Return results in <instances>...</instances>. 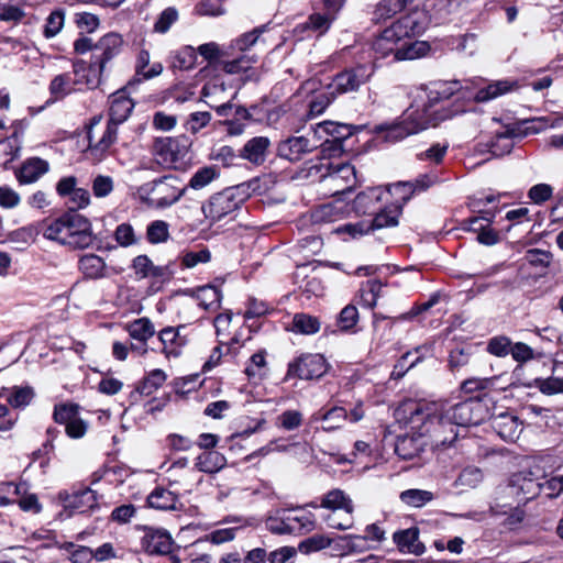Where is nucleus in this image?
I'll use <instances>...</instances> for the list:
<instances>
[{
  "label": "nucleus",
  "mask_w": 563,
  "mask_h": 563,
  "mask_svg": "<svg viewBox=\"0 0 563 563\" xmlns=\"http://www.w3.org/2000/svg\"><path fill=\"white\" fill-rule=\"evenodd\" d=\"M536 387L548 396L563 394V378L554 376L538 378L536 379Z\"/></svg>",
  "instance_id": "nucleus-64"
},
{
  "label": "nucleus",
  "mask_w": 563,
  "mask_h": 563,
  "mask_svg": "<svg viewBox=\"0 0 563 563\" xmlns=\"http://www.w3.org/2000/svg\"><path fill=\"white\" fill-rule=\"evenodd\" d=\"M332 540L324 534H313L305 540H302L298 549L303 554H310L312 552H317L323 549H327L331 545Z\"/></svg>",
  "instance_id": "nucleus-57"
},
{
  "label": "nucleus",
  "mask_w": 563,
  "mask_h": 563,
  "mask_svg": "<svg viewBox=\"0 0 563 563\" xmlns=\"http://www.w3.org/2000/svg\"><path fill=\"white\" fill-rule=\"evenodd\" d=\"M460 89L457 81L446 82L437 90H431L427 98H419L407 109L405 117L411 125H421L417 128V133L435 126L439 122L448 119L451 114L443 113V107L440 101L449 99Z\"/></svg>",
  "instance_id": "nucleus-3"
},
{
  "label": "nucleus",
  "mask_w": 563,
  "mask_h": 563,
  "mask_svg": "<svg viewBox=\"0 0 563 563\" xmlns=\"http://www.w3.org/2000/svg\"><path fill=\"white\" fill-rule=\"evenodd\" d=\"M472 353L470 347H456L450 352L449 365L452 372H457L470 364Z\"/></svg>",
  "instance_id": "nucleus-63"
},
{
  "label": "nucleus",
  "mask_w": 563,
  "mask_h": 563,
  "mask_svg": "<svg viewBox=\"0 0 563 563\" xmlns=\"http://www.w3.org/2000/svg\"><path fill=\"white\" fill-rule=\"evenodd\" d=\"M374 74V69L368 65H357L352 68L338 73L328 86L335 95H342L358 90L366 84Z\"/></svg>",
  "instance_id": "nucleus-9"
},
{
  "label": "nucleus",
  "mask_w": 563,
  "mask_h": 563,
  "mask_svg": "<svg viewBox=\"0 0 563 563\" xmlns=\"http://www.w3.org/2000/svg\"><path fill=\"white\" fill-rule=\"evenodd\" d=\"M196 467L203 473H216L225 465V457L217 451H205L195 463Z\"/></svg>",
  "instance_id": "nucleus-41"
},
{
  "label": "nucleus",
  "mask_w": 563,
  "mask_h": 563,
  "mask_svg": "<svg viewBox=\"0 0 563 563\" xmlns=\"http://www.w3.org/2000/svg\"><path fill=\"white\" fill-rule=\"evenodd\" d=\"M21 133L14 131L9 137L0 141V151L3 152L4 155L9 156L3 162V167L9 168V164L20 156L21 151Z\"/></svg>",
  "instance_id": "nucleus-52"
},
{
  "label": "nucleus",
  "mask_w": 563,
  "mask_h": 563,
  "mask_svg": "<svg viewBox=\"0 0 563 563\" xmlns=\"http://www.w3.org/2000/svg\"><path fill=\"white\" fill-rule=\"evenodd\" d=\"M383 191L379 188H371L360 192L354 201L353 209L358 214H372L379 209Z\"/></svg>",
  "instance_id": "nucleus-30"
},
{
  "label": "nucleus",
  "mask_w": 563,
  "mask_h": 563,
  "mask_svg": "<svg viewBox=\"0 0 563 563\" xmlns=\"http://www.w3.org/2000/svg\"><path fill=\"white\" fill-rule=\"evenodd\" d=\"M146 239L151 244L165 243L169 239V224L163 220H155L146 228Z\"/></svg>",
  "instance_id": "nucleus-55"
},
{
  "label": "nucleus",
  "mask_w": 563,
  "mask_h": 563,
  "mask_svg": "<svg viewBox=\"0 0 563 563\" xmlns=\"http://www.w3.org/2000/svg\"><path fill=\"white\" fill-rule=\"evenodd\" d=\"M327 179L335 188V194H345L357 183L355 167L349 163L331 164V172Z\"/></svg>",
  "instance_id": "nucleus-19"
},
{
  "label": "nucleus",
  "mask_w": 563,
  "mask_h": 563,
  "mask_svg": "<svg viewBox=\"0 0 563 563\" xmlns=\"http://www.w3.org/2000/svg\"><path fill=\"white\" fill-rule=\"evenodd\" d=\"M65 508L84 514L98 507L97 493L90 488L76 490L64 498Z\"/></svg>",
  "instance_id": "nucleus-24"
},
{
  "label": "nucleus",
  "mask_w": 563,
  "mask_h": 563,
  "mask_svg": "<svg viewBox=\"0 0 563 563\" xmlns=\"http://www.w3.org/2000/svg\"><path fill=\"white\" fill-rule=\"evenodd\" d=\"M438 302V296H432L427 302H423L421 305L413 306L409 311L404 312L397 317H387L383 313L375 312L373 314V324L375 328L379 325L380 321H389V325L391 327L397 321H411L416 317H418L420 313L429 310L431 307H433Z\"/></svg>",
  "instance_id": "nucleus-33"
},
{
  "label": "nucleus",
  "mask_w": 563,
  "mask_h": 563,
  "mask_svg": "<svg viewBox=\"0 0 563 563\" xmlns=\"http://www.w3.org/2000/svg\"><path fill=\"white\" fill-rule=\"evenodd\" d=\"M519 88V84L514 79L496 80L479 89L475 95V100L486 102L499 96L511 92Z\"/></svg>",
  "instance_id": "nucleus-28"
},
{
  "label": "nucleus",
  "mask_w": 563,
  "mask_h": 563,
  "mask_svg": "<svg viewBox=\"0 0 563 563\" xmlns=\"http://www.w3.org/2000/svg\"><path fill=\"white\" fill-rule=\"evenodd\" d=\"M244 202L245 195L233 186L212 195L201 210L207 219L217 222L238 211Z\"/></svg>",
  "instance_id": "nucleus-6"
},
{
  "label": "nucleus",
  "mask_w": 563,
  "mask_h": 563,
  "mask_svg": "<svg viewBox=\"0 0 563 563\" xmlns=\"http://www.w3.org/2000/svg\"><path fill=\"white\" fill-rule=\"evenodd\" d=\"M219 176L218 170L213 166H205L199 168L190 178L188 187L199 190L208 186Z\"/></svg>",
  "instance_id": "nucleus-56"
},
{
  "label": "nucleus",
  "mask_w": 563,
  "mask_h": 563,
  "mask_svg": "<svg viewBox=\"0 0 563 563\" xmlns=\"http://www.w3.org/2000/svg\"><path fill=\"white\" fill-rule=\"evenodd\" d=\"M78 180L75 176H66L56 184V191L60 197H69L75 209L86 208L90 203V194L85 188L77 187Z\"/></svg>",
  "instance_id": "nucleus-18"
},
{
  "label": "nucleus",
  "mask_w": 563,
  "mask_h": 563,
  "mask_svg": "<svg viewBox=\"0 0 563 563\" xmlns=\"http://www.w3.org/2000/svg\"><path fill=\"white\" fill-rule=\"evenodd\" d=\"M401 213L400 207L390 206L379 212H375V217L371 224L374 229H383L388 227H396L398 224V218Z\"/></svg>",
  "instance_id": "nucleus-51"
},
{
  "label": "nucleus",
  "mask_w": 563,
  "mask_h": 563,
  "mask_svg": "<svg viewBox=\"0 0 563 563\" xmlns=\"http://www.w3.org/2000/svg\"><path fill=\"white\" fill-rule=\"evenodd\" d=\"M188 330L185 324L177 328L167 327L158 333V339L163 345V352L167 356L178 357L183 349L190 342L189 334H181V331Z\"/></svg>",
  "instance_id": "nucleus-14"
},
{
  "label": "nucleus",
  "mask_w": 563,
  "mask_h": 563,
  "mask_svg": "<svg viewBox=\"0 0 563 563\" xmlns=\"http://www.w3.org/2000/svg\"><path fill=\"white\" fill-rule=\"evenodd\" d=\"M78 269L87 279H102L108 276L106 262L102 257L92 253L80 256Z\"/></svg>",
  "instance_id": "nucleus-26"
},
{
  "label": "nucleus",
  "mask_w": 563,
  "mask_h": 563,
  "mask_svg": "<svg viewBox=\"0 0 563 563\" xmlns=\"http://www.w3.org/2000/svg\"><path fill=\"white\" fill-rule=\"evenodd\" d=\"M384 286L385 285L379 279L363 282L358 289V303L364 308L373 309L380 297Z\"/></svg>",
  "instance_id": "nucleus-37"
},
{
  "label": "nucleus",
  "mask_w": 563,
  "mask_h": 563,
  "mask_svg": "<svg viewBox=\"0 0 563 563\" xmlns=\"http://www.w3.org/2000/svg\"><path fill=\"white\" fill-rule=\"evenodd\" d=\"M176 181L174 176H163L142 185L139 192L151 206L164 209L177 202L186 192L187 187L178 188Z\"/></svg>",
  "instance_id": "nucleus-4"
},
{
  "label": "nucleus",
  "mask_w": 563,
  "mask_h": 563,
  "mask_svg": "<svg viewBox=\"0 0 563 563\" xmlns=\"http://www.w3.org/2000/svg\"><path fill=\"white\" fill-rule=\"evenodd\" d=\"M404 411L409 415L411 423L422 422L421 429L432 449L449 446L459 435L455 423L435 404L409 401L404 405Z\"/></svg>",
  "instance_id": "nucleus-1"
},
{
  "label": "nucleus",
  "mask_w": 563,
  "mask_h": 563,
  "mask_svg": "<svg viewBox=\"0 0 563 563\" xmlns=\"http://www.w3.org/2000/svg\"><path fill=\"white\" fill-rule=\"evenodd\" d=\"M438 181V176L433 173L423 174L417 177L413 181L400 183L395 186V189H404L405 192L412 194L415 191H423Z\"/></svg>",
  "instance_id": "nucleus-54"
},
{
  "label": "nucleus",
  "mask_w": 563,
  "mask_h": 563,
  "mask_svg": "<svg viewBox=\"0 0 563 563\" xmlns=\"http://www.w3.org/2000/svg\"><path fill=\"white\" fill-rule=\"evenodd\" d=\"M109 121L119 125L128 120L134 109L133 100L128 96L125 89H119L109 98Z\"/></svg>",
  "instance_id": "nucleus-20"
},
{
  "label": "nucleus",
  "mask_w": 563,
  "mask_h": 563,
  "mask_svg": "<svg viewBox=\"0 0 563 563\" xmlns=\"http://www.w3.org/2000/svg\"><path fill=\"white\" fill-rule=\"evenodd\" d=\"M421 125H411L407 117L401 122L393 123L390 125L377 126L378 132H383L385 141L395 143L402 139L417 133V128Z\"/></svg>",
  "instance_id": "nucleus-35"
},
{
  "label": "nucleus",
  "mask_w": 563,
  "mask_h": 563,
  "mask_svg": "<svg viewBox=\"0 0 563 563\" xmlns=\"http://www.w3.org/2000/svg\"><path fill=\"white\" fill-rule=\"evenodd\" d=\"M238 344V341H233L231 344L219 345L213 349L209 360L205 363V369H211L219 365L222 356H231V358H235L238 354V347L234 345Z\"/></svg>",
  "instance_id": "nucleus-58"
},
{
  "label": "nucleus",
  "mask_w": 563,
  "mask_h": 563,
  "mask_svg": "<svg viewBox=\"0 0 563 563\" xmlns=\"http://www.w3.org/2000/svg\"><path fill=\"white\" fill-rule=\"evenodd\" d=\"M76 86L69 74L55 76L49 84V92L56 100H60L71 93Z\"/></svg>",
  "instance_id": "nucleus-50"
},
{
  "label": "nucleus",
  "mask_w": 563,
  "mask_h": 563,
  "mask_svg": "<svg viewBox=\"0 0 563 563\" xmlns=\"http://www.w3.org/2000/svg\"><path fill=\"white\" fill-rule=\"evenodd\" d=\"M418 538L419 532L416 528L396 531L393 536L400 551L420 555L424 552V545L418 541Z\"/></svg>",
  "instance_id": "nucleus-29"
},
{
  "label": "nucleus",
  "mask_w": 563,
  "mask_h": 563,
  "mask_svg": "<svg viewBox=\"0 0 563 563\" xmlns=\"http://www.w3.org/2000/svg\"><path fill=\"white\" fill-rule=\"evenodd\" d=\"M400 500L411 507L420 508L434 499V494L424 489H407L400 493Z\"/></svg>",
  "instance_id": "nucleus-49"
},
{
  "label": "nucleus",
  "mask_w": 563,
  "mask_h": 563,
  "mask_svg": "<svg viewBox=\"0 0 563 563\" xmlns=\"http://www.w3.org/2000/svg\"><path fill=\"white\" fill-rule=\"evenodd\" d=\"M319 145L306 136H290L277 146V155L289 162H299L306 154L314 151Z\"/></svg>",
  "instance_id": "nucleus-12"
},
{
  "label": "nucleus",
  "mask_w": 563,
  "mask_h": 563,
  "mask_svg": "<svg viewBox=\"0 0 563 563\" xmlns=\"http://www.w3.org/2000/svg\"><path fill=\"white\" fill-rule=\"evenodd\" d=\"M427 445H429V442L421 429L418 434L398 437L395 444V452L404 460H411L418 456Z\"/></svg>",
  "instance_id": "nucleus-22"
},
{
  "label": "nucleus",
  "mask_w": 563,
  "mask_h": 563,
  "mask_svg": "<svg viewBox=\"0 0 563 563\" xmlns=\"http://www.w3.org/2000/svg\"><path fill=\"white\" fill-rule=\"evenodd\" d=\"M79 407L76 404H59L54 407L53 419L56 423H69L76 416L79 415Z\"/></svg>",
  "instance_id": "nucleus-61"
},
{
  "label": "nucleus",
  "mask_w": 563,
  "mask_h": 563,
  "mask_svg": "<svg viewBox=\"0 0 563 563\" xmlns=\"http://www.w3.org/2000/svg\"><path fill=\"white\" fill-rule=\"evenodd\" d=\"M146 551L152 554H168L173 549V539L165 530H153L145 534Z\"/></svg>",
  "instance_id": "nucleus-31"
},
{
  "label": "nucleus",
  "mask_w": 563,
  "mask_h": 563,
  "mask_svg": "<svg viewBox=\"0 0 563 563\" xmlns=\"http://www.w3.org/2000/svg\"><path fill=\"white\" fill-rule=\"evenodd\" d=\"M303 421L302 413L298 410H285L276 419V426L286 431L298 429Z\"/></svg>",
  "instance_id": "nucleus-59"
},
{
  "label": "nucleus",
  "mask_w": 563,
  "mask_h": 563,
  "mask_svg": "<svg viewBox=\"0 0 563 563\" xmlns=\"http://www.w3.org/2000/svg\"><path fill=\"white\" fill-rule=\"evenodd\" d=\"M328 371L325 358L321 354H302L288 365V376L300 379H318Z\"/></svg>",
  "instance_id": "nucleus-10"
},
{
  "label": "nucleus",
  "mask_w": 563,
  "mask_h": 563,
  "mask_svg": "<svg viewBox=\"0 0 563 563\" xmlns=\"http://www.w3.org/2000/svg\"><path fill=\"white\" fill-rule=\"evenodd\" d=\"M444 410L457 427L478 426L489 417L487 405L478 398H470Z\"/></svg>",
  "instance_id": "nucleus-8"
},
{
  "label": "nucleus",
  "mask_w": 563,
  "mask_h": 563,
  "mask_svg": "<svg viewBox=\"0 0 563 563\" xmlns=\"http://www.w3.org/2000/svg\"><path fill=\"white\" fill-rule=\"evenodd\" d=\"M266 355L265 350H260L250 357L244 369L249 379H262L265 377L268 371Z\"/></svg>",
  "instance_id": "nucleus-44"
},
{
  "label": "nucleus",
  "mask_w": 563,
  "mask_h": 563,
  "mask_svg": "<svg viewBox=\"0 0 563 563\" xmlns=\"http://www.w3.org/2000/svg\"><path fill=\"white\" fill-rule=\"evenodd\" d=\"M274 184V177L269 174H264L235 187L239 188L240 194L243 192L245 195L246 201L252 195H265L272 189Z\"/></svg>",
  "instance_id": "nucleus-36"
},
{
  "label": "nucleus",
  "mask_w": 563,
  "mask_h": 563,
  "mask_svg": "<svg viewBox=\"0 0 563 563\" xmlns=\"http://www.w3.org/2000/svg\"><path fill=\"white\" fill-rule=\"evenodd\" d=\"M197 63V49L190 45L181 47L175 55V66L180 69H191Z\"/></svg>",
  "instance_id": "nucleus-62"
},
{
  "label": "nucleus",
  "mask_w": 563,
  "mask_h": 563,
  "mask_svg": "<svg viewBox=\"0 0 563 563\" xmlns=\"http://www.w3.org/2000/svg\"><path fill=\"white\" fill-rule=\"evenodd\" d=\"M321 328L320 320L308 313H296L292 318L291 330L295 333L311 335L317 333Z\"/></svg>",
  "instance_id": "nucleus-43"
},
{
  "label": "nucleus",
  "mask_w": 563,
  "mask_h": 563,
  "mask_svg": "<svg viewBox=\"0 0 563 563\" xmlns=\"http://www.w3.org/2000/svg\"><path fill=\"white\" fill-rule=\"evenodd\" d=\"M349 415L345 408L334 406L325 411H318L313 413V421H322V429L324 431H334L343 426L347 420Z\"/></svg>",
  "instance_id": "nucleus-32"
},
{
  "label": "nucleus",
  "mask_w": 563,
  "mask_h": 563,
  "mask_svg": "<svg viewBox=\"0 0 563 563\" xmlns=\"http://www.w3.org/2000/svg\"><path fill=\"white\" fill-rule=\"evenodd\" d=\"M406 8V0H382L375 8L373 20L376 23L385 22Z\"/></svg>",
  "instance_id": "nucleus-46"
},
{
  "label": "nucleus",
  "mask_w": 563,
  "mask_h": 563,
  "mask_svg": "<svg viewBox=\"0 0 563 563\" xmlns=\"http://www.w3.org/2000/svg\"><path fill=\"white\" fill-rule=\"evenodd\" d=\"M429 24V16L424 10L415 8L406 15L394 21L388 27L384 29L380 34L388 37L389 42L399 47L398 44L412 36H418L424 32Z\"/></svg>",
  "instance_id": "nucleus-5"
},
{
  "label": "nucleus",
  "mask_w": 563,
  "mask_h": 563,
  "mask_svg": "<svg viewBox=\"0 0 563 563\" xmlns=\"http://www.w3.org/2000/svg\"><path fill=\"white\" fill-rule=\"evenodd\" d=\"M122 44L123 40L119 34H106L95 44L91 58L106 68L107 63L120 54Z\"/></svg>",
  "instance_id": "nucleus-17"
},
{
  "label": "nucleus",
  "mask_w": 563,
  "mask_h": 563,
  "mask_svg": "<svg viewBox=\"0 0 563 563\" xmlns=\"http://www.w3.org/2000/svg\"><path fill=\"white\" fill-rule=\"evenodd\" d=\"M104 67L91 58L90 63L77 59L73 63L74 84L77 86H86L88 89H95L101 81Z\"/></svg>",
  "instance_id": "nucleus-13"
},
{
  "label": "nucleus",
  "mask_w": 563,
  "mask_h": 563,
  "mask_svg": "<svg viewBox=\"0 0 563 563\" xmlns=\"http://www.w3.org/2000/svg\"><path fill=\"white\" fill-rule=\"evenodd\" d=\"M335 96L332 90L316 95L309 102L308 115L313 118L322 114Z\"/></svg>",
  "instance_id": "nucleus-60"
},
{
  "label": "nucleus",
  "mask_w": 563,
  "mask_h": 563,
  "mask_svg": "<svg viewBox=\"0 0 563 563\" xmlns=\"http://www.w3.org/2000/svg\"><path fill=\"white\" fill-rule=\"evenodd\" d=\"M189 143L185 136L157 137L153 144V154L168 168H179L188 154Z\"/></svg>",
  "instance_id": "nucleus-7"
},
{
  "label": "nucleus",
  "mask_w": 563,
  "mask_h": 563,
  "mask_svg": "<svg viewBox=\"0 0 563 563\" xmlns=\"http://www.w3.org/2000/svg\"><path fill=\"white\" fill-rule=\"evenodd\" d=\"M196 297L199 301V305L209 310H216L220 307V300H221V291L211 285H206L202 287H199L196 290Z\"/></svg>",
  "instance_id": "nucleus-48"
},
{
  "label": "nucleus",
  "mask_w": 563,
  "mask_h": 563,
  "mask_svg": "<svg viewBox=\"0 0 563 563\" xmlns=\"http://www.w3.org/2000/svg\"><path fill=\"white\" fill-rule=\"evenodd\" d=\"M147 504L151 508L158 510L175 509L177 497L165 488H156L148 495Z\"/></svg>",
  "instance_id": "nucleus-45"
},
{
  "label": "nucleus",
  "mask_w": 563,
  "mask_h": 563,
  "mask_svg": "<svg viewBox=\"0 0 563 563\" xmlns=\"http://www.w3.org/2000/svg\"><path fill=\"white\" fill-rule=\"evenodd\" d=\"M488 512L492 517H504L501 525L507 529L517 528L525 519L526 512L519 507L506 508L505 506H490Z\"/></svg>",
  "instance_id": "nucleus-38"
},
{
  "label": "nucleus",
  "mask_w": 563,
  "mask_h": 563,
  "mask_svg": "<svg viewBox=\"0 0 563 563\" xmlns=\"http://www.w3.org/2000/svg\"><path fill=\"white\" fill-rule=\"evenodd\" d=\"M490 426L500 439L509 442L517 440L522 430L518 417L510 412L490 417Z\"/></svg>",
  "instance_id": "nucleus-21"
},
{
  "label": "nucleus",
  "mask_w": 563,
  "mask_h": 563,
  "mask_svg": "<svg viewBox=\"0 0 563 563\" xmlns=\"http://www.w3.org/2000/svg\"><path fill=\"white\" fill-rule=\"evenodd\" d=\"M1 394L3 398L13 407V408H24L26 407L32 399L34 398L33 388L14 386L11 388L3 387L1 388Z\"/></svg>",
  "instance_id": "nucleus-39"
},
{
  "label": "nucleus",
  "mask_w": 563,
  "mask_h": 563,
  "mask_svg": "<svg viewBox=\"0 0 563 563\" xmlns=\"http://www.w3.org/2000/svg\"><path fill=\"white\" fill-rule=\"evenodd\" d=\"M320 507L332 511L344 510L345 514L354 512L352 499L341 489L335 488L328 492L321 499Z\"/></svg>",
  "instance_id": "nucleus-34"
},
{
  "label": "nucleus",
  "mask_w": 563,
  "mask_h": 563,
  "mask_svg": "<svg viewBox=\"0 0 563 563\" xmlns=\"http://www.w3.org/2000/svg\"><path fill=\"white\" fill-rule=\"evenodd\" d=\"M129 335L137 342H147L155 334V327L148 318H140L126 325Z\"/></svg>",
  "instance_id": "nucleus-42"
},
{
  "label": "nucleus",
  "mask_w": 563,
  "mask_h": 563,
  "mask_svg": "<svg viewBox=\"0 0 563 563\" xmlns=\"http://www.w3.org/2000/svg\"><path fill=\"white\" fill-rule=\"evenodd\" d=\"M43 234L74 250L89 247L95 239L90 221L74 209L47 223Z\"/></svg>",
  "instance_id": "nucleus-2"
},
{
  "label": "nucleus",
  "mask_w": 563,
  "mask_h": 563,
  "mask_svg": "<svg viewBox=\"0 0 563 563\" xmlns=\"http://www.w3.org/2000/svg\"><path fill=\"white\" fill-rule=\"evenodd\" d=\"M162 71L163 65L161 63L151 64L150 53L145 49H142L137 55L135 64V76L133 80L129 82V85L155 78L159 76Z\"/></svg>",
  "instance_id": "nucleus-27"
},
{
  "label": "nucleus",
  "mask_w": 563,
  "mask_h": 563,
  "mask_svg": "<svg viewBox=\"0 0 563 563\" xmlns=\"http://www.w3.org/2000/svg\"><path fill=\"white\" fill-rule=\"evenodd\" d=\"M325 133L332 139L323 142L324 151L332 150L333 154L342 152V142L353 134L352 126L331 121L319 123L314 130L316 134Z\"/></svg>",
  "instance_id": "nucleus-16"
},
{
  "label": "nucleus",
  "mask_w": 563,
  "mask_h": 563,
  "mask_svg": "<svg viewBox=\"0 0 563 563\" xmlns=\"http://www.w3.org/2000/svg\"><path fill=\"white\" fill-rule=\"evenodd\" d=\"M508 489L518 499V503H527L541 494L540 481L533 477L531 472H519L510 478Z\"/></svg>",
  "instance_id": "nucleus-11"
},
{
  "label": "nucleus",
  "mask_w": 563,
  "mask_h": 563,
  "mask_svg": "<svg viewBox=\"0 0 563 563\" xmlns=\"http://www.w3.org/2000/svg\"><path fill=\"white\" fill-rule=\"evenodd\" d=\"M87 139L89 155L96 161H101L118 139V125L108 122L102 135L98 139L91 129H88Z\"/></svg>",
  "instance_id": "nucleus-15"
},
{
  "label": "nucleus",
  "mask_w": 563,
  "mask_h": 563,
  "mask_svg": "<svg viewBox=\"0 0 563 563\" xmlns=\"http://www.w3.org/2000/svg\"><path fill=\"white\" fill-rule=\"evenodd\" d=\"M289 526H291L292 533H307L314 529L316 518L311 512H301L288 515Z\"/></svg>",
  "instance_id": "nucleus-53"
},
{
  "label": "nucleus",
  "mask_w": 563,
  "mask_h": 563,
  "mask_svg": "<svg viewBox=\"0 0 563 563\" xmlns=\"http://www.w3.org/2000/svg\"><path fill=\"white\" fill-rule=\"evenodd\" d=\"M333 22L332 15L325 13L316 12L308 16L307 21L297 25V30L300 32H312L318 35H323L328 32Z\"/></svg>",
  "instance_id": "nucleus-40"
},
{
  "label": "nucleus",
  "mask_w": 563,
  "mask_h": 563,
  "mask_svg": "<svg viewBox=\"0 0 563 563\" xmlns=\"http://www.w3.org/2000/svg\"><path fill=\"white\" fill-rule=\"evenodd\" d=\"M166 378L167 375L163 369H153L139 384L136 390L144 396H150L163 386Z\"/></svg>",
  "instance_id": "nucleus-47"
},
{
  "label": "nucleus",
  "mask_w": 563,
  "mask_h": 563,
  "mask_svg": "<svg viewBox=\"0 0 563 563\" xmlns=\"http://www.w3.org/2000/svg\"><path fill=\"white\" fill-rule=\"evenodd\" d=\"M48 169L49 164L47 161L40 157H31L15 170V177L20 184H32L46 174Z\"/></svg>",
  "instance_id": "nucleus-25"
},
{
  "label": "nucleus",
  "mask_w": 563,
  "mask_h": 563,
  "mask_svg": "<svg viewBox=\"0 0 563 563\" xmlns=\"http://www.w3.org/2000/svg\"><path fill=\"white\" fill-rule=\"evenodd\" d=\"M271 141L266 136H255L249 140L241 148V158L255 166L263 165L267 158Z\"/></svg>",
  "instance_id": "nucleus-23"
}]
</instances>
